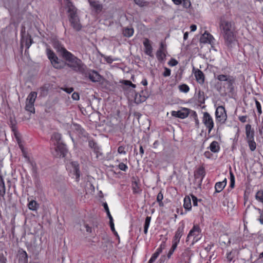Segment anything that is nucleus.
I'll return each instance as SVG.
<instances>
[{"label": "nucleus", "instance_id": "1", "mask_svg": "<svg viewBox=\"0 0 263 263\" xmlns=\"http://www.w3.org/2000/svg\"><path fill=\"white\" fill-rule=\"evenodd\" d=\"M219 29L220 33L224 39L225 44L228 47H232V44L235 41L236 27L235 23L232 21L221 18L219 22Z\"/></svg>", "mask_w": 263, "mask_h": 263}, {"label": "nucleus", "instance_id": "2", "mask_svg": "<svg viewBox=\"0 0 263 263\" xmlns=\"http://www.w3.org/2000/svg\"><path fill=\"white\" fill-rule=\"evenodd\" d=\"M67 62L66 65L71 69L76 72H82L84 65L82 61L69 52L63 57Z\"/></svg>", "mask_w": 263, "mask_h": 263}, {"label": "nucleus", "instance_id": "3", "mask_svg": "<svg viewBox=\"0 0 263 263\" xmlns=\"http://www.w3.org/2000/svg\"><path fill=\"white\" fill-rule=\"evenodd\" d=\"M46 53L51 64L55 68L61 69L63 67L60 60L52 50L47 48L46 49Z\"/></svg>", "mask_w": 263, "mask_h": 263}, {"label": "nucleus", "instance_id": "4", "mask_svg": "<svg viewBox=\"0 0 263 263\" xmlns=\"http://www.w3.org/2000/svg\"><path fill=\"white\" fill-rule=\"evenodd\" d=\"M217 123L224 124L227 119V115L225 108L222 106H218L215 111Z\"/></svg>", "mask_w": 263, "mask_h": 263}, {"label": "nucleus", "instance_id": "5", "mask_svg": "<svg viewBox=\"0 0 263 263\" xmlns=\"http://www.w3.org/2000/svg\"><path fill=\"white\" fill-rule=\"evenodd\" d=\"M202 122L208 129V133H210L214 127V121L212 117L208 112H203Z\"/></svg>", "mask_w": 263, "mask_h": 263}, {"label": "nucleus", "instance_id": "6", "mask_svg": "<svg viewBox=\"0 0 263 263\" xmlns=\"http://www.w3.org/2000/svg\"><path fill=\"white\" fill-rule=\"evenodd\" d=\"M54 146V151L52 152L53 155L56 157H64L67 151L66 145L63 143Z\"/></svg>", "mask_w": 263, "mask_h": 263}, {"label": "nucleus", "instance_id": "7", "mask_svg": "<svg viewBox=\"0 0 263 263\" xmlns=\"http://www.w3.org/2000/svg\"><path fill=\"white\" fill-rule=\"evenodd\" d=\"M215 77L220 82H227L229 87H232L235 81V78L230 75L215 74Z\"/></svg>", "mask_w": 263, "mask_h": 263}, {"label": "nucleus", "instance_id": "8", "mask_svg": "<svg viewBox=\"0 0 263 263\" xmlns=\"http://www.w3.org/2000/svg\"><path fill=\"white\" fill-rule=\"evenodd\" d=\"M190 112V109L183 107L178 111H172L171 112V115L173 117L183 119L189 116Z\"/></svg>", "mask_w": 263, "mask_h": 263}, {"label": "nucleus", "instance_id": "9", "mask_svg": "<svg viewBox=\"0 0 263 263\" xmlns=\"http://www.w3.org/2000/svg\"><path fill=\"white\" fill-rule=\"evenodd\" d=\"M67 1L66 4V8H67V12L68 13V18L69 20L72 19L73 18L78 17V15L77 14V9L73 5L72 3L69 1Z\"/></svg>", "mask_w": 263, "mask_h": 263}, {"label": "nucleus", "instance_id": "10", "mask_svg": "<svg viewBox=\"0 0 263 263\" xmlns=\"http://www.w3.org/2000/svg\"><path fill=\"white\" fill-rule=\"evenodd\" d=\"M200 233V228L197 226H194L192 230L190 231L187 238L186 241H189V239L193 237V242H196L198 240L197 237L199 236Z\"/></svg>", "mask_w": 263, "mask_h": 263}, {"label": "nucleus", "instance_id": "11", "mask_svg": "<svg viewBox=\"0 0 263 263\" xmlns=\"http://www.w3.org/2000/svg\"><path fill=\"white\" fill-rule=\"evenodd\" d=\"M85 75L93 82H99L101 79V76L95 70H88L86 72Z\"/></svg>", "mask_w": 263, "mask_h": 263}, {"label": "nucleus", "instance_id": "12", "mask_svg": "<svg viewBox=\"0 0 263 263\" xmlns=\"http://www.w3.org/2000/svg\"><path fill=\"white\" fill-rule=\"evenodd\" d=\"M53 47L59 54L62 57H64L67 53L69 52V51L59 42H55L53 44Z\"/></svg>", "mask_w": 263, "mask_h": 263}, {"label": "nucleus", "instance_id": "13", "mask_svg": "<svg viewBox=\"0 0 263 263\" xmlns=\"http://www.w3.org/2000/svg\"><path fill=\"white\" fill-rule=\"evenodd\" d=\"M70 166L71 167V173H73V174L76 176V181H78L80 176L78 163L77 162H71L70 163Z\"/></svg>", "mask_w": 263, "mask_h": 263}, {"label": "nucleus", "instance_id": "14", "mask_svg": "<svg viewBox=\"0 0 263 263\" xmlns=\"http://www.w3.org/2000/svg\"><path fill=\"white\" fill-rule=\"evenodd\" d=\"M200 40V42L203 43L212 44L213 43L214 38L211 34L205 32L202 35Z\"/></svg>", "mask_w": 263, "mask_h": 263}, {"label": "nucleus", "instance_id": "15", "mask_svg": "<svg viewBox=\"0 0 263 263\" xmlns=\"http://www.w3.org/2000/svg\"><path fill=\"white\" fill-rule=\"evenodd\" d=\"M69 21L73 29L77 31L81 30L82 26L80 22L79 17L73 18L72 19L69 20Z\"/></svg>", "mask_w": 263, "mask_h": 263}, {"label": "nucleus", "instance_id": "16", "mask_svg": "<svg viewBox=\"0 0 263 263\" xmlns=\"http://www.w3.org/2000/svg\"><path fill=\"white\" fill-rule=\"evenodd\" d=\"M247 139L254 138V130L250 124H247L245 127Z\"/></svg>", "mask_w": 263, "mask_h": 263}, {"label": "nucleus", "instance_id": "17", "mask_svg": "<svg viewBox=\"0 0 263 263\" xmlns=\"http://www.w3.org/2000/svg\"><path fill=\"white\" fill-rule=\"evenodd\" d=\"M195 77L196 78V80L199 83L202 84L204 82V76L203 72L197 69L195 71Z\"/></svg>", "mask_w": 263, "mask_h": 263}, {"label": "nucleus", "instance_id": "18", "mask_svg": "<svg viewBox=\"0 0 263 263\" xmlns=\"http://www.w3.org/2000/svg\"><path fill=\"white\" fill-rule=\"evenodd\" d=\"M61 135L58 133H54L52 134L51 138V142L54 145L63 143L61 141Z\"/></svg>", "mask_w": 263, "mask_h": 263}, {"label": "nucleus", "instance_id": "19", "mask_svg": "<svg viewBox=\"0 0 263 263\" xmlns=\"http://www.w3.org/2000/svg\"><path fill=\"white\" fill-rule=\"evenodd\" d=\"M184 228V224H182L181 226H179L178 228L177 231L176 232L175 235L174 237L173 240L180 241V239L183 233Z\"/></svg>", "mask_w": 263, "mask_h": 263}, {"label": "nucleus", "instance_id": "20", "mask_svg": "<svg viewBox=\"0 0 263 263\" xmlns=\"http://www.w3.org/2000/svg\"><path fill=\"white\" fill-rule=\"evenodd\" d=\"M227 184V178L221 182H217L215 185V191L216 193H219L222 191Z\"/></svg>", "mask_w": 263, "mask_h": 263}, {"label": "nucleus", "instance_id": "21", "mask_svg": "<svg viewBox=\"0 0 263 263\" xmlns=\"http://www.w3.org/2000/svg\"><path fill=\"white\" fill-rule=\"evenodd\" d=\"M90 5L93 8L95 11L97 12L101 11L102 9V5L100 4L98 1L89 0Z\"/></svg>", "mask_w": 263, "mask_h": 263}, {"label": "nucleus", "instance_id": "22", "mask_svg": "<svg viewBox=\"0 0 263 263\" xmlns=\"http://www.w3.org/2000/svg\"><path fill=\"white\" fill-rule=\"evenodd\" d=\"M143 45L145 47V52L147 55L152 56V47L149 44V41L148 39H145L143 42Z\"/></svg>", "mask_w": 263, "mask_h": 263}, {"label": "nucleus", "instance_id": "23", "mask_svg": "<svg viewBox=\"0 0 263 263\" xmlns=\"http://www.w3.org/2000/svg\"><path fill=\"white\" fill-rule=\"evenodd\" d=\"M19 258L21 261H23L24 263H27L28 262V255L26 252L23 249H21L18 251Z\"/></svg>", "mask_w": 263, "mask_h": 263}, {"label": "nucleus", "instance_id": "24", "mask_svg": "<svg viewBox=\"0 0 263 263\" xmlns=\"http://www.w3.org/2000/svg\"><path fill=\"white\" fill-rule=\"evenodd\" d=\"M37 97V93L34 91L30 92L26 99L27 103L34 104V102Z\"/></svg>", "mask_w": 263, "mask_h": 263}, {"label": "nucleus", "instance_id": "25", "mask_svg": "<svg viewBox=\"0 0 263 263\" xmlns=\"http://www.w3.org/2000/svg\"><path fill=\"white\" fill-rule=\"evenodd\" d=\"M132 186L134 194H138L141 192V190L140 189V184L138 183L137 181H133Z\"/></svg>", "mask_w": 263, "mask_h": 263}, {"label": "nucleus", "instance_id": "26", "mask_svg": "<svg viewBox=\"0 0 263 263\" xmlns=\"http://www.w3.org/2000/svg\"><path fill=\"white\" fill-rule=\"evenodd\" d=\"M204 176V170L203 167H200L198 168L195 173V177L196 179L200 178L202 180V177Z\"/></svg>", "mask_w": 263, "mask_h": 263}, {"label": "nucleus", "instance_id": "27", "mask_svg": "<svg viewBox=\"0 0 263 263\" xmlns=\"http://www.w3.org/2000/svg\"><path fill=\"white\" fill-rule=\"evenodd\" d=\"M184 208L186 210H190L192 208L191 199L189 196H186L184 199Z\"/></svg>", "mask_w": 263, "mask_h": 263}, {"label": "nucleus", "instance_id": "28", "mask_svg": "<svg viewBox=\"0 0 263 263\" xmlns=\"http://www.w3.org/2000/svg\"><path fill=\"white\" fill-rule=\"evenodd\" d=\"M210 149L214 153L218 152L219 150L218 143L215 141H213L210 145Z\"/></svg>", "mask_w": 263, "mask_h": 263}, {"label": "nucleus", "instance_id": "29", "mask_svg": "<svg viewBox=\"0 0 263 263\" xmlns=\"http://www.w3.org/2000/svg\"><path fill=\"white\" fill-rule=\"evenodd\" d=\"M6 193V189L4 180L0 176V196L3 197Z\"/></svg>", "mask_w": 263, "mask_h": 263}, {"label": "nucleus", "instance_id": "30", "mask_svg": "<svg viewBox=\"0 0 263 263\" xmlns=\"http://www.w3.org/2000/svg\"><path fill=\"white\" fill-rule=\"evenodd\" d=\"M165 51L158 50L156 52V57L158 60L160 61L164 60L165 58Z\"/></svg>", "mask_w": 263, "mask_h": 263}, {"label": "nucleus", "instance_id": "31", "mask_svg": "<svg viewBox=\"0 0 263 263\" xmlns=\"http://www.w3.org/2000/svg\"><path fill=\"white\" fill-rule=\"evenodd\" d=\"M247 140L250 149L252 152L254 151L256 148V142L254 141V138Z\"/></svg>", "mask_w": 263, "mask_h": 263}, {"label": "nucleus", "instance_id": "32", "mask_svg": "<svg viewBox=\"0 0 263 263\" xmlns=\"http://www.w3.org/2000/svg\"><path fill=\"white\" fill-rule=\"evenodd\" d=\"M191 252L189 250H186L182 253V256L183 257V260L185 262L190 263V260L191 259Z\"/></svg>", "mask_w": 263, "mask_h": 263}, {"label": "nucleus", "instance_id": "33", "mask_svg": "<svg viewBox=\"0 0 263 263\" xmlns=\"http://www.w3.org/2000/svg\"><path fill=\"white\" fill-rule=\"evenodd\" d=\"M28 207L31 211H35L38 208V204L35 200H33L29 202Z\"/></svg>", "mask_w": 263, "mask_h": 263}, {"label": "nucleus", "instance_id": "34", "mask_svg": "<svg viewBox=\"0 0 263 263\" xmlns=\"http://www.w3.org/2000/svg\"><path fill=\"white\" fill-rule=\"evenodd\" d=\"M134 33V30L133 28H126L123 30V34L126 37H130Z\"/></svg>", "mask_w": 263, "mask_h": 263}, {"label": "nucleus", "instance_id": "35", "mask_svg": "<svg viewBox=\"0 0 263 263\" xmlns=\"http://www.w3.org/2000/svg\"><path fill=\"white\" fill-rule=\"evenodd\" d=\"M151 220V217L150 216H147L145 219L144 226V233L145 234H146L147 233V231L150 224Z\"/></svg>", "mask_w": 263, "mask_h": 263}, {"label": "nucleus", "instance_id": "36", "mask_svg": "<svg viewBox=\"0 0 263 263\" xmlns=\"http://www.w3.org/2000/svg\"><path fill=\"white\" fill-rule=\"evenodd\" d=\"M256 199L263 203V190L258 191L255 195Z\"/></svg>", "mask_w": 263, "mask_h": 263}, {"label": "nucleus", "instance_id": "37", "mask_svg": "<svg viewBox=\"0 0 263 263\" xmlns=\"http://www.w3.org/2000/svg\"><path fill=\"white\" fill-rule=\"evenodd\" d=\"M25 109L26 110L34 113L35 112V108L34 107V104L32 103H29L26 102V106H25Z\"/></svg>", "mask_w": 263, "mask_h": 263}, {"label": "nucleus", "instance_id": "38", "mask_svg": "<svg viewBox=\"0 0 263 263\" xmlns=\"http://www.w3.org/2000/svg\"><path fill=\"white\" fill-rule=\"evenodd\" d=\"M198 101L201 103H204L205 99L204 96V92L199 90L198 92Z\"/></svg>", "mask_w": 263, "mask_h": 263}, {"label": "nucleus", "instance_id": "39", "mask_svg": "<svg viewBox=\"0 0 263 263\" xmlns=\"http://www.w3.org/2000/svg\"><path fill=\"white\" fill-rule=\"evenodd\" d=\"M178 87L180 91L184 93H187L190 90L189 87L185 84L179 85Z\"/></svg>", "mask_w": 263, "mask_h": 263}, {"label": "nucleus", "instance_id": "40", "mask_svg": "<svg viewBox=\"0 0 263 263\" xmlns=\"http://www.w3.org/2000/svg\"><path fill=\"white\" fill-rule=\"evenodd\" d=\"M135 3L140 7L147 6L148 3L145 0H134Z\"/></svg>", "mask_w": 263, "mask_h": 263}, {"label": "nucleus", "instance_id": "41", "mask_svg": "<svg viewBox=\"0 0 263 263\" xmlns=\"http://www.w3.org/2000/svg\"><path fill=\"white\" fill-rule=\"evenodd\" d=\"M89 146L90 147L93 148L94 149V151L95 152H96V153L99 152V148L98 146L97 145V143H95L94 141H89Z\"/></svg>", "mask_w": 263, "mask_h": 263}, {"label": "nucleus", "instance_id": "42", "mask_svg": "<svg viewBox=\"0 0 263 263\" xmlns=\"http://www.w3.org/2000/svg\"><path fill=\"white\" fill-rule=\"evenodd\" d=\"M163 199V196L161 192H160L157 196V201L159 202V204L160 206H163V203L162 200Z\"/></svg>", "mask_w": 263, "mask_h": 263}, {"label": "nucleus", "instance_id": "43", "mask_svg": "<svg viewBox=\"0 0 263 263\" xmlns=\"http://www.w3.org/2000/svg\"><path fill=\"white\" fill-rule=\"evenodd\" d=\"M230 187L232 189L234 188L235 186V177L233 173L230 171Z\"/></svg>", "mask_w": 263, "mask_h": 263}, {"label": "nucleus", "instance_id": "44", "mask_svg": "<svg viewBox=\"0 0 263 263\" xmlns=\"http://www.w3.org/2000/svg\"><path fill=\"white\" fill-rule=\"evenodd\" d=\"M255 209L257 210L260 215L258 218V220L259 221L260 224H263V209L261 210L259 208H255Z\"/></svg>", "mask_w": 263, "mask_h": 263}, {"label": "nucleus", "instance_id": "45", "mask_svg": "<svg viewBox=\"0 0 263 263\" xmlns=\"http://www.w3.org/2000/svg\"><path fill=\"white\" fill-rule=\"evenodd\" d=\"M103 205L105 209L106 212L107 213V216H108L109 219H110V218H112V217L109 212V208L108 207L107 203H106V202L103 203Z\"/></svg>", "mask_w": 263, "mask_h": 263}, {"label": "nucleus", "instance_id": "46", "mask_svg": "<svg viewBox=\"0 0 263 263\" xmlns=\"http://www.w3.org/2000/svg\"><path fill=\"white\" fill-rule=\"evenodd\" d=\"M255 104L256 106V108H257V112H258V114L261 115L262 113V111H261V105H260V103L257 100H255Z\"/></svg>", "mask_w": 263, "mask_h": 263}, {"label": "nucleus", "instance_id": "47", "mask_svg": "<svg viewBox=\"0 0 263 263\" xmlns=\"http://www.w3.org/2000/svg\"><path fill=\"white\" fill-rule=\"evenodd\" d=\"M178 61L175 59H171L168 62V64L171 66H175L178 64Z\"/></svg>", "mask_w": 263, "mask_h": 263}, {"label": "nucleus", "instance_id": "48", "mask_svg": "<svg viewBox=\"0 0 263 263\" xmlns=\"http://www.w3.org/2000/svg\"><path fill=\"white\" fill-rule=\"evenodd\" d=\"M125 147L123 146H120L118 148V152L120 154H126V152L124 150Z\"/></svg>", "mask_w": 263, "mask_h": 263}, {"label": "nucleus", "instance_id": "49", "mask_svg": "<svg viewBox=\"0 0 263 263\" xmlns=\"http://www.w3.org/2000/svg\"><path fill=\"white\" fill-rule=\"evenodd\" d=\"M118 167L120 170L124 171H125L127 168V165L123 163H120L118 165Z\"/></svg>", "mask_w": 263, "mask_h": 263}, {"label": "nucleus", "instance_id": "50", "mask_svg": "<svg viewBox=\"0 0 263 263\" xmlns=\"http://www.w3.org/2000/svg\"><path fill=\"white\" fill-rule=\"evenodd\" d=\"M171 75V70L166 67L164 68V71L163 73V76L165 77H169Z\"/></svg>", "mask_w": 263, "mask_h": 263}, {"label": "nucleus", "instance_id": "51", "mask_svg": "<svg viewBox=\"0 0 263 263\" xmlns=\"http://www.w3.org/2000/svg\"><path fill=\"white\" fill-rule=\"evenodd\" d=\"M158 257V256L154 253L149 260L148 263H153Z\"/></svg>", "mask_w": 263, "mask_h": 263}, {"label": "nucleus", "instance_id": "52", "mask_svg": "<svg viewBox=\"0 0 263 263\" xmlns=\"http://www.w3.org/2000/svg\"><path fill=\"white\" fill-rule=\"evenodd\" d=\"M189 115L190 116V117H192L194 119L198 118L197 114L194 110L190 109V112Z\"/></svg>", "mask_w": 263, "mask_h": 263}, {"label": "nucleus", "instance_id": "53", "mask_svg": "<svg viewBox=\"0 0 263 263\" xmlns=\"http://www.w3.org/2000/svg\"><path fill=\"white\" fill-rule=\"evenodd\" d=\"M179 242V241H176L175 240H173V245L171 248V250H172V251H175V250L176 249L177 246Z\"/></svg>", "mask_w": 263, "mask_h": 263}, {"label": "nucleus", "instance_id": "54", "mask_svg": "<svg viewBox=\"0 0 263 263\" xmlns=\"http://www.w3.org/2000/svg\"><path fill=\"white\" fill-rule=\"evenodd\" d=\"M179 242V241H176L175 240H173V245L171 248V250H172V251H175V250L176 249L177 246Z\"/></svg>", "mask_w": 263, "mask_h": 263}, {"label": "nucleus", "instance_id": "55", "mask_svg": "<svg viewBox=\"0 0 263 263\" xmlns=\"http://www.w3.org/2000/svg\"><path fill=\"white\" fill-rule=\"evenodd\" d=\"M247 116H241L238 117V119L242 123H245L247 122Z\"/></svg>", "mask_w": 263, "mask_h": 263}, {"label": "nucleus", "instance_id": "56", "mask_svg": "<svg viewBox=\"0 0 263 263\" xmlns=\"http://www.w3.org/2000/svg\"><path fill=\"white\" fill-rule=\"evenodd\" d=\"M193 204L194 206H197L198 199L194 195H192Z\"/></svg>", "mask_w": 263, "mask_h": 263}, {"label": "nucleus", "instance_id": "57", "mask_svg": "<svg viewBox=\"0 0 263 263\" xmlns=\"http://www.w3.org/2000/svg\"><path fill=\"white\" fill-rule=\"evenodd\" d=\"M71 97L74 100H78L79 99V95L77 92H73Z\"/></svg>", "mask_w": 263, "mask_h": 263}, {"label": "nucleus", "instance_id": "58", "mask_svg": "<svg viewBox=\"0 0 263 263\" xmlns=\"http://www.w3.org/2000/svg\"><path fill=\"white\" fill-rule=\"evenodd\" d=\"M109 224H110V227L111 230L113 232H114L115 231V230L114 224L113 222V218H111L110 219H109Z\"/></svg>", "mask_w": 263, "mask_h": 263}, {"label": "nucleus", "instance_id": "59", "mask_svg": "<svg viewBox=\"0 0 263 263\" xmlns=\"http://www.w3.org/2000/svg\"><path fill=\"white\" fill-rule=\"evenodd\" d=\"M63 90L67 92L68 93H70L73 91V88L72 87H67L63 88Z\"/></svg>", "mask_w": 263, "mask_h": 263}, {"label": "nucleus", "instance_id": "60", "mask_svg": "<svg viewBox=\"0 0 263 263\" xmlns=\"http://www.w3.org/2000/svg\"><path fill=\"white\" fill-rule=\"evenodd\" d=\"M159 50H163V51H166V45L164 44H163L162 42H161L160 43V46Z\"/></svg>", "mask_w": 263, "mask_h": 263}, {"label": "nucleus", "instance_id": "61", "mask_svg": "<svg viewBox=\"0 0 263 263\" xmlns=\"http://www.w3.org/2000/svg\"><path fill=\"white\" fill-rule=\"evenodd\" d=\"M105 60L107 62V63L111 64L114 61L111 57H107L105 58Z\"/></svg>", "mask_w": 263, "mask_h": 263}, {"label": "nucleus", "instance_id": "62", "mask_svg": "<svg viewBox=\"0 0 263 263\" xmlns=\"http://www.w3.org/2000/svg\"><path fill=\"white\" fill-rule=\"evenodd\" d=\"M31 44H32V42H31V39H30L29 40V41H26V47L27 49H29V48L31 46Z\"/></svg>", "mask_w": 263, "mask_h": 263}, {"label": "nucleus", "instance_id": "63", "mask_svg": "<svg viewBox=\"0 0 263 263\" xmlns=\"http://www.w3.org/2000/svg\"><path fill=\"white\" fill-rule=\"evenodd\" d=\"M86 230L87 232L90 233L91 232V228L89 227L88 224L85 225Z\"/></svg>", "mask_w": 263, "mask_h": 263}, {"label": "nucleus", "instance_id": "64", "mask_svg": "<svg viewBox=\"0 0 263 263\" xmlns=\"http://www.w3.org/2000/svg\"><path fill=\"white\" fill-rule=\"evenodd\" d=\"M0 263H6V258L4 257H1L0 258Z\"/></svg>", "mask_w": 263, "mask_h": 263}]
</instances>
